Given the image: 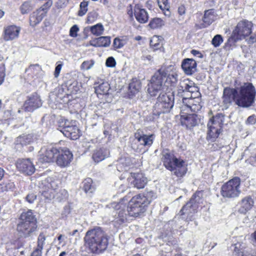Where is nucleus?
Segmentation results:
<instances>
[{
    "label": "nucleus",
    "instance_id": "obj_1",
    "mask_svg": "<svg viewBox=\"0 0 256 256\" xmlns=\"http://www.w3.org/2000/svg\"><path fill=\"white\" fill-rule=\"evenodd\" d=\"M154 196L152 192H148L144 194H139L133 196L128 202L127 206V213L124 208L128 200L124 198L118 203L112 204V206L119 210L116 220L120 224L128 222L130 217L137 218L141 216L146 211V208Z\"/></svg>",
    "mask_w": 256,
    "mask_h": 256
},
{
    "label": "nucleus",
    "instance_id": "obj_2",
    "mask_svg": "<svg viewBox=\"0 0 256 256\" xmlns=\"http://www.w3.org/2000/svg\"><path fill=\"white\" fill-rule=\"evenodd\" d=\"M178 80V74L168 68H161L152 78L148 84V92L150 96H155L164 86H174Z\"/></svg>",
    "mask_w": 256,
    "mask_h": 256
},
{
    "label": "nucleus",
    "instance_id": "obj_3",
    "mask_svg": "<svg viewBox=\"0 0 256 256\" xmlns=\"http://www.w3.org/2000/svg\"><path fill=\"white\" fill-rule=\"evenodd\" d=\"M84 241L90 250L96 254L104 251L108 244V236L100 227L88 230L85 234Z\"/></svg>",
    "mask_w": 256,
    "mask_h": 256
},
{
    "label": "nucleus",
    "instance_id": "obj_4",
    "mask_svg": "<svg viewBox=\"0 0 256 256\" xmlns=\"http://www.w3.org/2000/svg\"><path fill=\"white\" fill-rule=\"evenodd\" d=\"M20 220L16 230L20 236L28 237L36 229V219L31 210L23 212Z\"/></svg>",
    "mask_w": 256,
    "mask_h": 256
},
{
    "label": "nucleus",
    "instance_id": "obj_5",
    "mask_svg": "<svg viewBox=\"0 0 256 256\" xmlns=\"http://www.w3.org/2000/svg\"><path fill=\"white\" fill-rule=\"evenodd\" d=\"M238 94L237 105L248 108L251 106L255 100L256 90L252 83L245 82L240 87L236 88Z\"/></svg>",
    "mask_w": 256,
    "mask_h": 256
},
{
    "label": "nucleus",
    "instance_id": "obj_6",
    "mask_svg": "<svg viewBox=\"0 0 256 256\" xmlns=\"http://www.w3.org/2000/svg\"><path fill=\"white\" fill-rule=\"evenodd\" d=\"M162 161L166 168L178 177L183 176L187 172L186 162L167 152H163Z\"/></svg>",
    "mask_w": 256,
    "mask_h": 256
},
{
    "label": "nucleus",
    "instance_id": "obj_7",
    "mask_svg": "<svg viewBox=\"0 0 256 256\" xmlns=\"http://www.w3.org/2000/svg\"><path fill=\"white\" fill-rule=\"evenodd\" d=\"M174 96L172 94H160L154 106L153 114L160 116L161 114L168 112L173 107Z\"/></svg>",
    "mask_w": 256,
    "mask_h": 256
},
{
    "label": "nucleus",
    "instance_id": "obj_8",
    "mask_svg": "<svg viewBox=\"0 0 256 256\" xmlns=\"http://www.w3.org/2000/svg\"><path fill=\"white\" fill-rule=\"evenodd\" d=\"M224 121V116L218 114L210 119L208 123V136L212 140L216 138L222 130Z\"/></svg>",
    "mask_w": 256,
    "mask_h": 256
},
{
    "label": "nucleus",
    "instance_id": "obj_9",
    "mask_svg": "<svg viewBox=\"0 0 256 256\" xmlns=\"http://www.w3.org/2000/svg\"><path fill=\"white\" fill-rule=\"evenodd\" d=\"M240 178L238 177L228 180L222 187V196L228 198L238 196L240 193Z\"/></svg>",
    "mask_w": 256,
    "mask_h": 256
},
{
    "label": "nucleus",
    "instance_id": "obj_10",
    "mask_svg": "<svg viewBox=\"0 0 256 256\" xmlns=\"http://www.w3.org/2000/svg\"><path fill=\"white\" fill-rule=\"evenodd\" d=\"M202 192L198 191L196 192L192 197L190 200L186 203V204L182 207L180 213V215L184 216L187 215L188 219L190 217V220L192 214L195 213L197 211L198 208V204L202 202Z\"/></svg>",
    "mask_w": 256,
    "mask_h": 256
},
{
    "label": "nucleus",
    "instance_id": "obj_11",
    "mask_svg": "<svg viewBox=\"0 0 256 256\" xmlns=\"http://www.w3.org/2000/svg\"><path fill=\"white\" fill-rule=\"evenodd\" d=\"M59 181L53 178L49 177L42 182V196L48 201L54 196V190L58 188Z\"/></svg>",
    "mask_w": 256,
    "mask_h": 256
},
{
    "label": "nucleus",
    "instance_id": "obj_12",
    "mask_svg": "<svg viewBox=\"0 0 256 256\" xmlns=\"http://www.w3.org/2000/svg\"><path fill=\"white\" fill-rule=\"evenodd\" d=\"M179 91L184 93V96L196 98L199 97L200 93L197 86H194V83L188 79H184L180 82ZM180 92H179L178 93Z\"/></svg>",
    "mask_w": 256,
    "mask_h": 256
},
{
    "label": "nucleus",
    "instance_id": "obj_13",
    "mask_svg": "<svg viewBox=\"0 0 256 256\" xmlns=\"http://www.w3.org/2000/svg\"><path fill=\"white\" fill-rule=\"evenodd\" d=\"M252 24L248 20H244L240 22L234 30V34L237 35L238 39H242L248 36L252 32Z\"/></svg>",
    "mask_w": 256,
    "mask_h": 256
},
{
    "label": "nucleus",
    "instance_id": "obj_14",
    "mask_svg": "<svg viewBox=\"0 0 256 256\" xmlns=\"http://www.w3.org/2000/svg\"><path fill=\"white\" fill-rule=\"evenodd\" d=\"M59 150L52 146H44L39 152V160L41 162H50L56 158Z\"/></svg>",
    "mask_w": 256,
    "mask_h": 256
},
{
    "label": "nucleus",
    "instance_id": "obj_15",
    "mask_svg": "<svg viewBox=\"0 0 256 256\" xmlns=\"http://www.w3.org/2000/svg\"><path fill=\"white\" fill-rule=\"evenodd\" d=\"M200 101V98L199 97L193 98L191 96H183L182 103L184 106L182 107V110H186L188 112L190 111L194 112L198 111L201 108Z\"/></svg>",
    "mask_w": 256,
    "mask_h": 256
},
{
    "label": "nucleus",
    "instance_id": "obj_16",
    "mask_svg": "<svg viewBox=\"0 0 256 256\" xmlns=\"http://www.w3.org/2000/svg\"><path fill=\"white\" fill-rule=\"evenodd\" d=\"M128 181L130 186L138 189L144 188L148 182L147 178L142 173H131Z\"/></svg>",
    "mask_w": 256,
    "mask_h": 256
},
{
    "label": "nucleus",
    "instance_id": "obj_17",
    "mask_svg": "<svg viewBox=\"0 0 256 256\" xmlns=\"http://www.w3.org/2000/svg\"><path fill=\"white\" fill-rule=\"evenodd\" d=\"M72 160V154L68 149H62L59 150V152L56 156V162L58 166L61 167L68 166Z\"/></svg>",
    "mask_w": 256,
    "mask_h": 256
},
{
    "label": "nucleus",
    "instance_id": "obj_18",
    "mask_svg": "<svg viewBox=\"0 0 256 256\" xmlns=\"http://www.w3.org/2000/svg\"><path fill=\"white\" fill-rule=\"evenodd\" d=\"M42 106V102L37 94H34L28 96L25 101L22 110L27 112H32Z\"/></svg>",
    "mask_w": 256,
    "mask_h": 256
},
{
    "label": "nucleus",
    "instance_id": "obj_19",
    "mask_svg": "<svg viewBox=\"0 0 256 256\" xmlns=\"http://www.w3.org/2000/svg\"><path fill=\"white\" fill-rule=\"evenodd\" d=\"M16 168L20 171L28 175L32 174L35 170L34 166L30 159L18 160Z\"/></svg>",
    "mask_w": 256,
    "mask_h": 256
},
{
    "label": "nucleus",
    "instance_id": "obj_20",
    "mask_svg": "<svg viewBox=\"0 0 256 256\" xmlns=\"http://www.w3.org/2000/svg\"><path fill=\"white\" fill-rule=\"evenodd\" d=\"M21 28L15 25L8 26L4 29V39L6 41L12 40L18 38Z\"/></svg>",
    "mask_w": 256,
    "mask_h": 256
},
{
    "label": "nucleus",
    "instance_id": "obj_21",
    "mask_svg": "<svg viewBox=\"0 0 256 256\" xmlns=\"http://www.w3.org/2000/svg\"><path fill=\"white\" fill-rule=\"evenodd\" d=\"M254 204V200L251 196H246L238 203V210L240 214H245L252 208Z\"/></svg>",
    "mask_w": 256,
    "mask_h": 256
},
{
    "label": "nucleus",
    "instance_id": "obj_22",
    "mask_svg": "<svg viewBox=\"0 0 256 256\" xmlns=\"http://www.w3.org/2000/svg\"><path fill=\"white\" fill-rule=\"evenodd\" d=\"M197 64L192 58L184 59L182 63V68L187 75H192L196 70Z\"/></svg>",
    "mask_w": 256,
    "mask_h": 256
},
{
    "label": "nucleus",
    "instance_id": "obj_23",
    "mask_svg": "<svg viewBox=\"0 0 256 256\" xmlns=\"http://www.w3.org/2000/svg\"><path fill=\"white\" fill-rule=\"evenodd\" d=\"M237 96L236 88H226L224 90L223 100L225 104H230L234 100L237 104Z\"/></svg>",
    "mask_w": 256,
    "mask_h": 256
},
{
    "label": "nucleus",
    "instance_id": "obj_24",
    "mask_svg": "<svg viewBox=\"0 0 256 256\" xmlns=\"http://www.w3.org/2000/svg\"><path fill=\"white\" fill-rule=\"evenodd\" d=\"M180 122L182 125L186 126L187 128H190L197 124V116L194 114L182 115Z\"/></svg>",
    "mask_w": 256,
    "mask_h": 256
},
{
    "label": "nucleus",
    "instance_id": "obj_25",
    "mask_svg": "<svg viewBox=\"0 0 256 256\" xmlns=\"http://www.w3.org/2000/svg\"><path fill=\"white\" fill-rule=\"evenodd\" d=\"M110 44V39L109 36H100L90 41L89 44H86V46H92L94 47H107Z\"/></svg>",
    "mask_w": 256,
    "mask_h": 256
},
{
    "label": "nucleus",
    "instance_id": "obj_26",
    "mask_svg": "<svg viewBox=\"0 0 256 256\" xmlns=\"http://www.w3.org/2000/svg\"><path fill=\"white\" fill-rule=\"evenodd\" d=\"M110 156V152L104 148H100L94 150L92 154V159L96 162H100Z\"/></svg>",
    "mask_w": 256,
    "mask_h": 256
},
{
    "label": "nucleus",
    "instance_id": "obj_27",
    "mask_svg": "<svg viewBox=\"0 0 256 256\" xmlns=\"http://www.w3.org/2000/svg\"><path fill=\"white\" fill-rule=\"evenodd\" d=\"M134 14L136 20L140 23H145L148 20L147 12L139 6H136L134 9Z\"/></svg>",
    "mask_w": 256,
    "mask_h": 256
},
{
    "label": "nucleus",
    "instance_id": "obj_28",
    "mask_svg": "<svg viewBox=\"0 0 256 256\" xmlns=\"http://www.w3.org/2000/svg\"><path fill=\"white\" fill-rule=\"evenodd\" d=\"M44 16V12L37 10L30 15V25L32 26H36L42 21Z\"/></svg>",
    "mask_w": 256,
    "mask_h": 256
},
{
    "label": "nucleus",
    "instance_id": "obj_29",
    "mask_svg": "<svg viewBox=\"0 0 256 256\" xmlns=\"http://www.w3.org/2000/svg\"><path fill=\"white\" fill-rule=\"evenodd\" d=\"M234 251L238 256H254V252L250 248H246L244 244H236Z\"/></svg>",
    "mask_w": 256,
    "mask_h": 256
},
{
    "label": "nucleus",
    "instance_id": "obj_30",
    "mask_svg": "<svg viewBox=\"0 0 256 256\" xmlns=\"http://www.w3.org/2000/svg\"><path fill=\"white\" fill-rule=\"evenodd\" d=\"M40 70V66L38 64H31L25 70L24 78L28 80L32 79L36 76Z\"/></svg>",
    "mask_w": 256,
    "mask_h": 256
},
{
    "label": "nucleus",
    "instance_id": "obj_31",
    "mask_svg": "<svg viewBox=\"0 0 256 256\" xmlns=\"http://www.w3.org/2000/svg\"><path fill=\"white\" fill-rule=\"evenodd\" d=\"M64 129L66 132L64 134L66 136L70 137L73 140L77 139L79 137L80 130L76 126H65Z\"/></svg>",
    "mask_w": 256,
    "mask_h": 256
},
{
    "label": "nucleus",
    "instance_id": "obj_32",
    "mask_svg": "<svg viewBox=\"0 0 256 256\" xmlns=\"http://www.w3.org/2000/svg\"><path fill=\"white\" fill-rule=\"evenodd\" d=\"M131 164L132 162L130 158L126 157L120 158L118 160L116 164L117 170L120 172L127 170Z\"/></svg>",
    "mask_w": 256,
    "mask_h": 256
},
{
    "label": "nucleus",
    "instance_id": "obj_33",
    "mask_svg": "<svg viewBox=\"0 0 256 256\" xmlns=\"http://www.w3.org/2000/svg\"><path fill=\"white\" fill-rule=\"evenodd\" d=\"M32 141L33 138L31 134H24L16 138L15 144L23 146L30 144Z\"/></svg>",
    "mask_w": 256,
    "mask_h": 256
},
{
    "label": "nucleus",
    "instance_id": "obj_34",
    "mask_svg": "<svg viewBox=\"0 0 256 256\" xmlns=\"http://www.w3.org/2000/svg\"><path fill=\"white\" fill-rule=\"evenodd\" d=\"M215 18L214 12L211 10L206 11L203 18L204 24L200 28H206L210 25L214 21Z\"/></svg>",
    "mask_w": 256,
    "mask_h": 256
},
{
    "label": "nucleus",
    "instance_id": "obj_35",
    "mask_svg": "<svg viewBox=\"0 0 256 256\" xmlns=\"http://www.w3.org/2000/svg\"><path fill=\"white\" fill-rule=\"evenodd\" d=\"M87 30H90L91 33L96 36H99L103 34L104 32V27L101 23L97 24L91 26L86 28Z\"/></svg>",
    "mask_w": 256,
    "mask_h": 256
},
{
    "label": "nucleus",
    "instance_id": "obj_36",
    "mask_svg": "<svg viewBox=\"0 0 256 256\" xmlns=\"http://www.w3.org/2000/svg\"><path fill=\"white\" fill-rule=\"evenodd\" d=\"M110 89L109 84L106 82H103L95 87V92L97 94H106Z\"/></svg>",
    "mask_w": 256,
    "mask_h": 256
},
{
    "label": "nucleus",
    "instance_id": "obj_37",
    "mask_svg": "<svg viewBox=\"0 0 256 256\" xmlns=\"http://www.w3.org/2000/svg\"><path fill=\"white\" fill-rule=\"evenodd\" d=\"M165 24L164 20L159 18H154L152 19L148 26L152 29H158L162 27Z\"/></svg>",
    "mask_w": 256,
    "mask_h": 256
},
{
    "label": "nucleus",
    "instance_id": "obj_38",
    "mask_svg": "<svg viewBox=\"0 0 256 256\" xmlns=\"http://www.w3.org/2000/svg\"><path fill=\"white\" fill-rule=\"evenodd\" d=\"M152 135L146 136L143 135L138 137L136 134V138L140 144L143 146H150L152 144Z\"/></svg>",
    "mask_w": 256,
    "mask_h": 256
},
{
    "label": "nucleus",
    "instance_id": "obj_39",
    "mask_svg": "<svg viewBox=\"0 0 256 256\" xmlns=\"http://www.w3.org/2000/svg\"><path fill=\"white\" fill-rule=\"evenodd\" d=\"M160 8L163 11L164 14L166 16H170L169 8H170L168 0H157Z\"/></svg>",
    "mask_w": 256,
    "mask_h": 256
},
{
    "label": "nucleus",
    "instance_id": "obj_40",
    "mask_svg": "<svg viewBox=\"0 0 256 256\" xmlns=\"http://www.w3.org/2000/svg\"><path fill=\"white\" fill-rule=\"evenodd\" d=\"M83 188L86 192H92L94 188L92 185V180L90 178L85 179L83 182Z\"/></svg>",
    "mask_w": 256,
    "mask_h": 256
},
{
    "label": "nucleus",
    "instance_id": "obj_41",
    "mask_svg": "<svg viewBox=\"0 0 256 256\" xmlns=\"http://www.w3.org/2000/svg\"><path fill=\"white\" fill-rule=\"evenodd\" d=\"M150 46L154 50L159 49L162 46L161 41L158 36H153L150 40Z\"/></svg>",
    "mask_w": 256,
    "mask_h": 256
},
{
    "label": "nucleus",
    "instance_id": "obj_42",
    "mask_svg": "<svg viewBox=\"0 0 256 256\" xmlns=\"http://www.w3.org/2000/svg\"><path fill=\"white\" fill-rule=\"evenodd\" d=\"M127 43V38L126 37L122 38H116L114 40L113 45L115 48L118 49L122 48Z\"/></svg>",
    "mask_w": 256,
    "mask_h": 256
},
{
    "label": "nucleus",
    "instance_id": "obj_43",
    "mask_svg": "<svg viewBox=\"0 0 256 256\" xmlns=\"http://www.w3.org/2000/svg\"><path fill=\"white\" fill-rule=\"evenodd\" d=\"M34 6L30 2H25L20 7V10L22 14H25L31 10Z\"/></svg>",
    "mask_w": 256,
    "mask_h": 256
},
{
    "label": "nucleus",
    "instance_id": "obj_44",
    "mask_svg": "<svg viewBox=\"0 0 256 256\" xmlns=\"http://www.w3.org/2000/svg\"><path fill=\"white\" fill-rule=\"evenodd\" d=\"M222 37L220 34L216 35L212 40V44L216 48L219 46L223 42Z\"/></svg>",
    "mask_w": 256,
    "mask_h": 256
},
{
    "label": "nucleus",
    "instance_id": "obj_45",
    "mask_svg": "<svg viewBox=\"0 0 256 256\" xmlns=\"http://www.w3.org/2000/svg\"><path fill=\"white\" fill-rule=\"evenodd\" d=\"M69 0H58L54 4L55 7L58 10L64 8L68 4Z\"/></svg>",
    "mask_w": 256,
    "mask_h": 256
},
{
    "label": "nucleus",
    "instance_id": "obj_46",
    "mask_svg": "<svg viewBox=\"0 0 256 256\" xmlns=\"http://www.w3.org/2000/svg\"><path fill=\"white\" fill-rule=\"evenodd\" d=\"M88 2L86 1L82 2L80 4V10L78 11V14L80 16H82L86 14L88 10Z\"/></svg>",
    "mask_w": 256,
    "mask_h": 256
},
{
    "label": "nucleus",
    "instance_id": "obj_47",
    "mask_svg": "<svg viewBox=\"0 0 256 256\" xmlns=\"http://www.w3.org/2000/svg\"><path fill=\"white\" fill-rule=\"evenodd\" d=\"M94 63L92 60L84 61L80 66V68L82 70H88L93 66Z\"/></svg>",
    "mask_w": 256,
    "mask_h": 256
},
{
    "label": "nucleus",
    "instance_id": "obj_48",
    "mask_svg": "<svg viewBox=\"0 0 256 256\" xmlns=\"http://www.w3.org/2000/svg\"><path fill=\"white\" fill-rule=\"evenodd\" d=\"M52 4V0H48L38 10H42L44 12V15L46 16L48 10L50 8Z\"/></svg>",
    "mask_w": 256,
    "mask_h": 256
},
{
    "label": "nucleus",
    "instance_id": "obj_49",
    "mask_svg": "<svg viewBox=\"0 0 256 256\" xmlns=\"http://www.w3.org/2000/svg\"><path fill=\"white\" fill-rule=\"evenodd\" d=\"M45 240L46 237L43 234H40L38 239V248L42 250Z\"/></svg>",
    "mask_w": 256,
    "mask_h": 256
},
{
    "label": "nucleus",
    "instance_id": "obj_50",
    "mask_svg": "<svg viewBox=\"0 0 256 256\" xmlns=\"http://www.w3.org/2000/svg\"><path fill=\"white\" fill-rule=\"evenodd\" d=\"M238 40V38H237V35L234 34L233 33L232 36L228 40V41H227L226 43V46H232V45H234V43Z\"/></svg>",
    "mask_w": 256,
    "mask_h": 256
},
{
    "label": "nucleus",
    "instance_id": "obj_51",
    "mask_svg": "<svg viewBox=\"0 0 256 256\" xmlns=\"http://www.w3.org/2000/svg\"><path fill=\"white\" fill-rule=\"evenodd\" d=\"M106 64L108 67H114L116 64L114 58L112 56L108 58L106 60Z\"/></svg>",
    "mask_w": 256,
    "mask_h": 256
},
{
    "label": "nucleus",
    "instance_id": "obj_52",
    "mask_svg": "<svg viewBox=\"0 0 256 256\" xmlns=\"http://www.w3.org/2000/svg\"><path fill=\"white\" fill-rule=\"evenodd\" d=\"M96 17L95 13L89 14L87 16L86 23L88 24L93 23L96 20Z\"/></svg>",
    "mask_w": 256,
    "mask_h": 256
},
{
    "label": "nucleus",
    "instance_id": "obj_53",
    "mask_svg": "<svg viewBox=\"0 0 256 256\" xmlns=\"http://www.w3.org/2000/svg\"><path fill=\"white\" fill-rule=\"evenodd\" d=\"M79 30V28L76 25L73 26L70 29V35L72 37H76L77 32Z\"/></svg>",
    "mask_w": 256,
    "mask_h": 256
},
{
    "label": "nucleus",
    "instance_id": "obj_54",
    "mask_svg": "<svg viewBox=\"0 0 256 256\" xmlns=\"http://www.w3.org/2000/svg\"><path fill=\"white\" fill-rule=\"evenodd\" d=\"M36 196L33 193L29 194L26 198V200L30 204L33 203L36 200Z\"/></svg>",
    "mask_w": 256,
    "mask_h": 256
},
{
    "label": "nucleus",
    "instance_id": "obj_55",
    "mask_svg": "<svg viewBox=\"0 0 256 256\" xmlns=\"http://www.w3.org/2000/svg\"><path fill=\"white\" fill-rule=\"evenodd\" d=\"M4 66L2 63L0 64V85L2 83L4 77Z\"/></svg>",
    "mask_w": 256,
    "mask_h": 256
},
{
    "label": "nucleus",
    "instance_id": "obj_56",
    "mask_svg": "<svg viewBox=\"0 0 256 256\" xmlns=\"http://www.w3.org/2000/svg\"><path fill=\"white\" fill-rule=\"evenodd\" d=\"M62 64H59L56 66L55 68V70L54 72V75L56 78H58L59 76L60 72L62 70Z\"/></svg>",
    "mask_w": 256,
    "mask_h": 256
},
{
    "label": "nucleus",
    "instance_id": "obj_57",
    "mask_svg": "<svg viewBox=\"0 0 256 256\" xmlns=\"http://www.w3.org/2000/svg\"><path fill=\"white\" fill-rule=\"evenodd\" d=\"M256 122V117L254 116H250L246 120V122L249 124H254Z\"/></svg>",
    "mask_w": 256,
    "mask_h": 256
},
{
    "label": "nucleus",
    "instance_id": "obj_58",
    "mask_svg": "<svg viewBox=\"0 0 256 256\" xmlns=\"http://www.w3.org/2000/svg\"><path fill=\"white\" fill-rule=\"evenodd\" d=\"M42 249L38 248L32 253L31 256H42Z\"/></svg>",
    "mask_w": 256,
    "mask_h": 256
},
{
    "label": "nucleus",
    "instance_id": "obj_59",
    "mask_svg": "<svg viewBox=\"0 0 256 256\" xmlns=\"http://www.w3.org/2000/svg\"><path fill=\"white\" fill-rule=\"evenodd\" d=\"M191 54L194 56H196L200 58H202L203 56L202 54L199 51L195 50H192L191 51Z\"/></svg>",
    "mask_w": 256,
    "mask_h": 256
},
{
    "label": "nucleus",
    "instance_id": "obj_60",
    "mask_svg": "<svg viewBox=\"0 0 256 256\" xmlns=\"http://www.w3.org/2000/svg\"><path fill=\"white\" fill-rule=\"evenodd\" d=\"M142 58L145 62H150L152 60V57L150 55L143 56Z\"/></svg>",
    "mask_w": 256,
    "mask_h": 256
},
{
    "label": "nucleus",
    "instance_id": "obj_61",
    "mask_svg": "<svg viewBox=\"0 0 256 256\" xmlns=\"http://www.w3.org/2000/svg\"><path fill=\"white\" fill-rule=\"evenodd\" d=\"M186 9L184 6H181L178 8V12L180 15H183L185 14Z\"/></svg>",
    "mask_w": 256,
    "mask_h": 256
},
{
    "label": "nucleus",
    "instance_id": "obj_62",
    "mask_svg": "<svg viewBox=\"0 0 256 256\" xmlns=\"http://www.w3.org/2000/svg\"><path fill=\"white\" fill-rule=\"evenodd\" d=\"M4 176V170L0 168V180L2 179Z\"/></svg>",
    "mask_w": 256,
    "mask_h": 256
},
{
    "label": "nucleus",
    "instance_id": "obj_63",
    "mask_svg": "<svg viewBox=\"0 0 256 256\" xmlns=\"http://www.w3.org/2000/svg\"><path fill=\"white\" fill-rule=\"evenodd\" d=\"M78 230H74L72 233H70V234L72 235V236H74L76 234V233L78 232Z\"/></svg>",
    "mask_w": 256,
    "mask_h": 256
},
{
    "label": "nucleus",
    "instance_id": "obj_64",
    "mask_svg": "<svg viewBox=\"0 0 256 256\" xmlns=\"http://www.w3.org/2000/svg\"><path fill=\"white\" fill-rule=\"evenodd\" d=\"M252 236H253L254 240L256 241V231L254 232V233L252 234Z\"/></svg>",
    "mask_w": 256,
    "mask_h": 256
}]
</instances>
